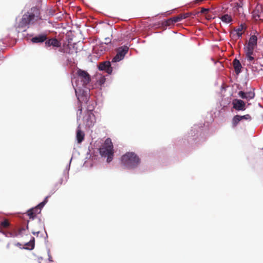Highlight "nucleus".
Masks as SVG:
<instances>
[{
	"instance_id": "f257e3e1",
	"label": "nucleus",
	"mask_w": 263,
	"mask_h": 263,
	"mask_svg": "<svg viewBox=\"0 0 263 263\" xmlns=\"http://www.w3.org/2000/svg\"><path fill=\"white\" fill-rule=\"evenodd\" d=\"M78 77L73 84L77 99L80 103H87L89 98L90 77L85 70L79 69Z\"/></svg>"
},
{
	"instance_id": "f03ea898",
	"label": "nucleus",
	"mask_w": 263,
	"mask_h": 263,
	"mask_svg": "<svg viewBox=\"0 0 263 263\" xmlns=\"http://www.w3.org/2000/svg\"><path fill=\"white\" fill-rule=\"evenodd\" d=\"M40 19L37 9L33 7L31 10L24 14L19 23L16 25L17 31H25L26 27L29 24H34Z\"/></svg>"
},
{
	"instance_id": "7ed1b4c3",
	"label": "nucleus",
	"mask_w": 263,
	"mask_h": 263,
	"mask_svg": "<svg viewBox=\"0 0 263 263\" xmlns=\"http://www.w3.org/2000/svg\"><path fill=\"white\" fill-rule=\"evenodd\" d=\"M122 163L128 169H133L140 164V160L138 156L133 152H128L122 157Z\"/></svg>"
},
{
	"instance_id": "20e7f679",
	"label": "nucleus",
	"mask_w": 263,
	"mask_h": 263,
	"mask_svg": "<svg viewBox=\"0 0 263 263\" xmlns=\"http://www.w3.org/2000/svg\"><path fill=\"white\" fill-rule=\"evenodd\" d=\"M100 154L102 157H107V162L112 160L114 155L113 145L110 138L105 140L103 145L100 148Z\"/></svg>"
},
{
	"instance_id": "39448f33",
	"label": "nucleus",
	"mask_w": 263,
	"mask_h": 263,
	"mask_svg": "<svg viewBox=\"0 0 263 263\" xmlns=\"http://www.w3.org/2000/svg\"><path fill=\"white\" fill-rule=\"evenodd\" d=\"M79 109L77 111V122H78V127H77V135H76V137H77V140L78 141V142L79 143H81L83 140H84V133L81 130V128H80V126L82 124L81 122H80V115H81L82 114V107L79 106Z\"/></svg>"
},
{
	"instance_id": "423d86ee",
	"label": "nucleus",
	"mask_w": 263,
	"mask_h": 263,
	"mask_svg": "<svg viewBox=\"0 0 263 263\" xmlns=\"http://www.w3.org/2000/svg\"><path fill=\"white\" fill-rule=\"evenodd\" d=\"M96 122L95 116L92 113V110L89 109L87 111L85 116L83 117V124L88 127H92Z\"/></svg>"
},
{
	"instance_id": "0eeeda50",
	"label": "nucleus",
	"mask_w": 263,
	"mask_h": 263,
	"mask_svg": "<svg viewBox=\"0 0 263 263\" xmlns=\"http://www.w3.org/2000/svg\"><path fill=\"white\" fill-rule=\"evenodd\" d=\"M128 47L126 46H124L119 48L117 49V53L116 55L112 58L111 63H116L123 60L128 51Z\"/></svg>"
},
{
	"instance_id": "6e6552de",
	"label": "nucleus",
	"mask_w": 263,
	"mask_h": 263,
	"mask_svg": "<svg viewBox=\"0 0 263 263\" xmlns=\"http://www.w3.org/2000/svg\"><path fill=\"white\" fill-rule=\"evenodd\" d=\"M257 46V37L255 35H251L247 45L244 47L245 50L254 51Z\"/></svg>"
},
{
	"instance_id": "1a4fd4ad",
	"label": "nucleus",
	"mask_w": 263,
	"mask_h": 263,
	"mask_svg": "<svg viewBox=\"0 0 263 263\" xmlns=\"http://www.w3.org/2000/svg\"><path fill=\"white\" fill-rule=\"evenodd\" d=\"M233 108L237 111H244L246 109V103L240 99H235L232 101Z\"/></svg>"
},
{
	"instance_id": "9d476101",
	"label": "nucleus",
	"mask_w": 263,
	"mask_h": 263,
	"mask_svg": "<svg viewBox=\"0 0 263 263\" xmlns=\"http://www.w3.org/2000/svg\"><path fill=\"white\" fill-rule=\"evenodd\" d=\"M254 90V89H252V90H250L247 92L240 91L238 92V95L241 98L249 101L255 97V92Z\"/></svg>"
},
{
	"instance_id": "9b49d317",
	"label": "nucleus",
	"mask_w": 263,
	"mask_h": 263,
	"mask_svg": "<svg viewBox=\"0 0 263 263\" xmlns=\"http://www.w3.org/2000/svg\"><path fill=\"white\" fill-rule=\"evenodd\" d=\"M98 68L100 70L105 71L108 74H111L112 71L111 63L109 61H105L100 63Z\"/></svg>"
},
{
	"instance_id": "f8f14e48",
	"label": "nucleus",
	"mask_w": 263,
	"mask_h": 263,
	"mask_svg": "<svg viewBox=\"0 0 263 263\" xmlns=\"http://www.w3.org/2000/svg\"><path fill=\"white\" fill-rule=\"evenodd\" d=\"M47 36L45 34H41L33 37L31 41L33 43H43L46 41Z\"/></svg>"
},
{
	"instance_id": "ddd939ff",
	"label": "nucleus",
	"mask_w": 263,
	"mask_h": 263,
	"mask_svg": "<svg viewBox=\"0 0 263 263\" xmlns=\"http://www.w3.org/2000/svg\"><path fill=\"white\" fill-rule=\"evenodd\" d=\"M45 204H46L43 201H42L34 208H32V209L29 210L27 212L28 215L30 217H31V216H32L33 214V211H36V213H40L41 209L44 207V206Z\"/></svg>"
},
{
	"instance_id": "4468645a",
	"label": "nucleus",
	"mask_w": 263,
	"mask_h": 263,
	"mask_svg": "<svg viewBox=\"0 0 263 263\" xmlns=\"http://www.w3.org/2000/svg\"><path fill=\"white\" fill-rule=\"evenodd\" d=\"M45 45L47 47H50V46H53L54 47H59L60 43L56 39H51L48 40L45 42Z\"/></svg>"
},
{
	"instance_id": "2eb2a0df",
	"label": "nucleus",
	"mask_w": 263,
	"mask_h": 263,
	"mask_svg": "<svg viewBox=\"0 0 263 263\" xmlns=\"http://www.w3.org/2000/svg\"><path fill=\"white\" fill-rule=\"evenodd\" d=\"M233 64L235 72L237 74H239V73H240L242 66L239 61L237 59H235L233 62Z\"/></svg>"
},
{
	"instance_id": "dca6fc26",
	"label": "nucleus",
	"mask_w": 263,
	"mask_h": 263,
	"mask_svg": "<svg viewBox=\"0 0 263 263\" xmlns=\"http://www.w3.org/2000/svg\"><path fill=\"white\" fill-rule=\"evenodd\" d=\"M220 20L224 23L228 24L232 21V18L230 15L228 14L221 15L220 17Z\"/></svg>"
},
{
	"instance_id": "f3484780",
	"label": "nucleus",
	"mask_w": 263,
	"mask_h": 263,
	"mask_svg": "<svg viewBox=\"0 0 263 263\" xmlns=\"http://www.w3.org/2000/svg\"><path fill=\"white\" fill-rule=\"evenodd\" d=\"M246 55V59L247 61L249 62H251L253 60H254V58L253 57H252V54H253L254 51H251V50H245Z\"/></svg>"
},
{
	"instance_id": "a211bd4d",
	"label": "nucleus",
	"mask_w": 263,
	"mask_h": 263,
	"mask_svg": "<svg viewBox=\"0 0 263 263\" xmlns=\"http://www.w3.org/2000/svg\"><path fill=\"white\" fill-rule=\"evenodd\" d=\"M182 20V17H181L180 15L174 17L173 18H171L168 20L167 23L168 24H174L177 22H180Z\"/></svg>"
},
{
	"instance_id": "6ab92c4d",
	"label": "nucleus",
	"mask_w": 263,
	"mask_h": 263,
	"mask_svg": "<svg viewBox=\"0 0 263 263\" xmlns=\"http://www.w3.org/2000/svg\"><path fill=\"white\" fill-rule=\"evenodd\" d=\"M241 121L240 115H236L232 119V124L234 126H236Z\"/></svg>"
},
{
	"instance_id": "aec40b11",
	"label": "nucleus",
	"mask_w": 263,
	"mask_h": 263,
	"mask_svg": "<svg viewBox=\"0 0 263 263\" xmlns=\"http://www.w3.org/2000/svg\"><path fill=\"white\" fill-rule=\"evenodd\" d=\"M200 127L198 126V125H194V127L192 128V129L191 130V134L192 136H193L195 135L196 133H195V131L197 133L200 130Z\"/></svg>"
},
{
	"instance_id": "412c9836",
	"label": "nucleus",
	"mask_w": 263,
	"mask_h": 263,
	"mask_svg": "<svg viewBox=\"0 0 263 263\" xmlns=\"http://www.w3.org/2000/svg\"><path fill=\"white\" fill-rule=\"evenodd\" d=\"M26 246H28V247H26V249L32 250L34 247V238H33L32 240H31L29 242L26 243Z\"/></svg>"
},
{
	"instance_id": "4be33fe9",
	"label": "nucleus",
	"mask_w": 263,
	"mask_h": 263,
	"mask_svg": "<svg viewBox=\"0 0 263 263\" xmlns=\"http://www.w3.org/2000/svg\"><path fill=\"white\" fill-rule=\"evenodd\" d=\"M71 160H72V158H71V159L70 160V161H69L68 164L66 166V168L65 170V171H64V174L65 175H66L65 178H66V180H67V178L68 177V172L70 169V163H71Z\"/></svg>"
},
{
	"instance_id": "5701e85b",
	"label": "nucleus",
	"mask_w": 263,
	"mask_h": 263,
	"mask_svg": "<svg viewBox=\"0 0 263 263\" xmlns=\"http://www.w3.org/2000/svg\"><path fill=\"white\" fill-rule=\"evenodd\" d=\"M106 81V79L104 76H100L97 80V82L100 85H103Z\"/></svg>"
},
{
	"instance_id": "b1692460",
	"label": "nucleus",
	"mask_w": 263,
	"mask_h": 263,
	"mask_svg": "<svg viewBox=\"0 0 263 263\" xmlns=\"http://www.w3.org/2000/svg\"><path fill=\"white\" fill-rule=\"evenodd\" d=\"M253 15L255 19H260L261 16L259 11L257 9H256L253 11Z\"/></svg>"
},
{
	"instance_id": "393cba45",
	"label": "nucleus",
	"mask_w": 263,
	"mask_h": 263,
	"mask_svg": "<svg viewBox=\"0 0 263 263\" xmlns=\"http://www.w3.org/2000/svg\"><path fill=\"white\" fill-rule=\"evenodd\" d=\"M234 8V9H237L239 13L242 12L243 9L240 4L237 3ZM234 11H235V10H234Z\"/></svg>"
},
{
	"instance_id": "a878e982",
	"label": "nucleus",
	"mask_w": 263,
	"mask_h": 263,
	"mask_svg": "<svg viewBox=\"0 0 263 263\" xmlns=\"http://www.w3.org/2000/svg\"><path fill=\"white\" fill-rule=\"evenodd\" d=\"M104 40H105L104 42H102L101 43V45H102V46H103V44L108 45L109 44H112L111 39L109 37H105L104 39Z\"/></svg>"
},
{
	"instance_id": "bb28decb",
	"label": "nucleus",
	"mask_w": 263,
	"mask_h": 263,
	"mask_svg": "<svg viewBox=\"0 0 263 263\" xmlns=\"http://www.w3.org/2000/svg\"><path fill=\"white\" fill-rule=\"evenodd\" d=\"M240 118L241 119V121L243 120L250 121L251 120V117L249 114H247L243 116H240Z\"/></svg>"
},
{
	"instance_id": "cd10ccee",
	"label": "nucleus",
	"mask_w": 263,
	"mask_h": 263,
	"mask_svg": "<svg viewBox=\"0 0 263 263\" xmlns=\"http://www.w3.org/2000/svg\"><path fill=\"white\" fill-rule=\"evenodd\" d=\"M10 223L7 221V220H5L4 221L1 222V226L4 228H7L9 226Z\"/></svg>"
},
{
	"instance_id": "c85d7f7f",
	"label": "nucleus",
	"mask_w": 263,
	"mask_h": 263,
	"mask_svg": "<svg viewBox=\"0 0 263 263\" xmlns=\"http://www.w3.org/2000/svg\"><path fill=\"white\" fill-rule=\"evenodd\" d=\"M26 231V229L24 228H22L19 229L17 233L16 234V236H22L24 234V232Z\"/></svg>"
},
{
	"instance_id": "c756f323",
	"label": "nucleus",
	"mask_w": 263,
	"mask_h": 263,
	"mask_svg": "<svg viewBox=\"0 0 263 263\" xmlns=\"http://www.w3.org/2000/svg\"><path fill=\"white\" fill-rule=\"evenodd\" d=\"M230 35L232 39L235 40H237L236 33V31H234V30H233V31H232L230 32Z\"/></svg>"
},
{
	"instance_id": "7c9ffc66",
	"label": "nucleus",
	"mask_w": 263,
	"mask_h": 263,
	"mask_svg": "<svg viewBox=\"0 0 263 263\" xmlns=\"http://www.w3.org/2000/svg\"><path fill=\"white\" fill-rule=\"evenodd\" d=\"M243 25L241 24L238 28L234 29V31H235L236 32H241L242 31V30L243 29Z\"/></svg>"
},
{
	"instance_id": "2f4dec72",
	"label": "nucleus",
	"mask_w": 263,
	"mask_h": 263,
	"mask_svg": "<svg viewBox=\"0 0 263 263\" xmlns=\"http://www.w3.org/2000/svg\"><path fill=\"white\" fill-rule=\"evenodd\" d=\"M181 17H182L183 19H185L190 16V13H186L180 15Z\"/></svg>"
},
{
	"instance_id": "473e14b6",
	"label": "nucleus",
	"mask_w": 263,
	"mask_h": 263,
	"mask_svg": "<svg viewBox=\"0 0 263 263\" xmlns=\"http://www.w3.org/2000/svg\"><path fill=\"white\" fill-rule=\"evenodd\" d=\"M236 33L237 35V40L241 37L242 33L241 32H236Z\"/></svg>"
},
{
	"instance_id": "72a5a7b5",
	"label": "nucleus",
	"mask_w": 263,
	"mask_h": 263,
	"mask_svg": "<svg viewBox=\"0 0 263 263\" xmlns=\"http://www.w3.org/2000/svg\"><path fill=\"white\" fill-rule=\"evenodd\" d=\"M48 260L50 261H53L52 259V257L51 256V255L50 254V251L49 250H48Z\"/></svg>"
},
{
	"instance_id": "f704fd0d",
	"label": "nucleus",
	"mask_w": 263,
	"mask_h": 263,
	"mask_svg": "<svg viewBox=\"0 0 263 263\" xmlns=\"http://www.w3.org/2000/svg\"><path fill=\"white\" fill-rule=\"evenodd\" d=\"M208 11V9H205V8H202L201 10V13H205L206 12H207Z\"/></svg>"
},
{
	"instance_id": "c9c22d12",
	"label": "nucleus",
	"mask_w": 263,
	"mask_h": 263,
	"mask_svg": "<svg viewBox=\"0 0 263 263\" xmlns=\"http://www.w3.org/2000/svg\"><path fill=\"white\" fill-rule=\"evenodd\" d=\"M36 211H33V214L32 216H31V217H29L30 218H32L33 219L34 218V216L37 214L38 213H36Z\"/></svg>"
},
{
	"instance_id": "e433bc0d",
	"label": "nucleus",
	"mask_w": 263,
	"mask_h": 263,
	"mask_svg": "<svg viewBox=\"0 0 263 263\" xmlns=\"http://www.w3.org/2000/svg\"><path fill=\"white\" fill-rule=\"evenodd\" d=\"M50 197V196H47L43 201V202L46 204L48 202V198Z\"/></svg>"
},
{
	"instance_id": "4c0bfd02",
	"label": "nucleus",
	"mask_w": 263,
	"mask_h": 263,
	"mask_svg": "<svg viewBox=\"0 0 263 263\" xmlns=\"http://www.w3.org/2000/svg\"><path fill=\"white\" fill-rule=\"evenodd\" d=\"M40 233V231H37V232H32V234L34 235H36V236H38L39 234Z\"/></svg>"
},
{
	"instance_id": "58836bf2",
	"label": "nucleus",
	"mask_w": 263,
	"mask_h": 263,
	"mask_svg": "<svg viewBox=\"0 0 263 263\" xmlns=\"http://www.w3.org/2000/svg\"><path fill=\"white\" fill-rule=\"evenodd\" d=\"M0 232H1V233H3L4 235H6V233H5V232H4V231H0Z\"/></svg>"
},
{
	"instance_id": "ea45409f",
	"label": "nucleus",
	"mask_w": 263,
	"mask_h": 263,
	"mask_svg": "<svg viewBox=\"0 0 263 263\" xmlns=\"http://www.w3.org/2000/svg\"><path fill=\"white\" fill-rule=\"evenodd\" d=\"M62 181H63V179H61V182H60V183H61V184H62Z\"/></svg>"
},
{
	"instance_id": "a19ab883",
	"label": "nucleus",
	"mask_w": 263,
	"mask_h": 263,
	"mask_svg": "<svg viewBox=\"0 0 263 263\" xmlns=\"http://www.w3.org/2000/svg\"><path fill=\"white\" fill-rule=\"evenodd\" d=\"M45 233H46V236L47 237V232H46V230H45Z\"/></svg>"
}]
</instances>
